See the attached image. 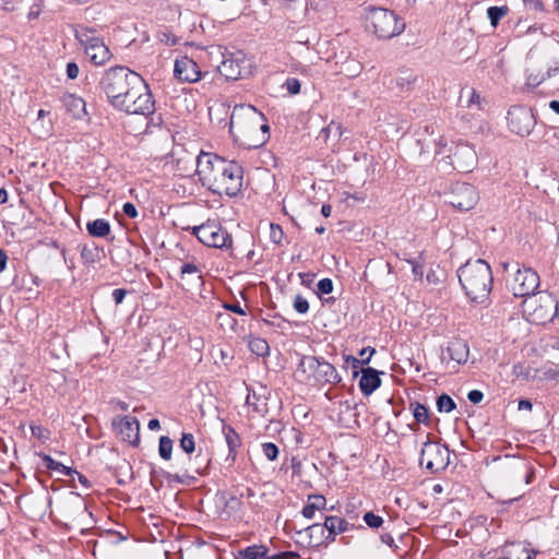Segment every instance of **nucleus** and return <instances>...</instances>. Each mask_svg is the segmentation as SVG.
I'll use <instances>...</instances> for the list:
<instances>
[{"instance_id": "obj_45", "label": "nucleus", "mask_w": 559, "mask_h": 559, "mask_svg": "<svg viewBox=\"0 0 559 559\" xmlns=\"http://www.w3.org/2000/svg\"><path fill=\"white\" fill-rule=\"evenodd\" d=\"M283 86L287 90L290 95H297L300 93V81L296 78H287Z\"/></svg>"}, {"instance_id": "obj_31", "label": "nucleus", "mask_w": 559, "mask_h": 559, "mask_svg": "<svg viewBox=\"0 0 559 559\" xmlns=\"http://www.w3.org/2000/svg\"><path fill=\"white\" fill-rule=\"evenodd\" d=\"M248 347L252 354L259 357H265L270 354L269 343L262 337H250Z\"/></svg>"}, {"instance_id": "obj_51", "label": "nucleus", "mask_w": 559, "mask_h": 559, "mask_svg": "<svg viewBox=\"0 0 559 559\" xmlns=\"http://www.w3.org/2000/svg\"><path fill=\"white\" fill-rule=\"evenodd\" d=\"M41 8H43V1L41 0L39 2L34 3L31 7V10H29V12L27 14V19L29 21L37 19L40 15V13H41Z\"/></svg>"}, {"instance_id": "obj_48", "label": "nucleus", "mask_w": 559, "mask_h": 559, "mask_svg": "<svg viewBox=\"0 0 559 559\" xmlns=\"http://www.w3.org/2000/svg\"><path fill=\"white\" fill-rule=\"evenodd\" d=\"M308 501L312 504H316L319 507V510H322L325 508L326 500L322 495L319 493H312L308 496Z\"/></svg>"}, {"instance_id": "obj_9", "label": "nucleus", "mask_w": 559, "mask_h": 559, "mask_svg": "<svg viewBox=\"0 0 559 559\" xmlns=\"http://www.w3.org/2000/svg\"><path fill=\"white\" fill-rule=\"evenodd\" d=\"M429 436L430 435L427 436V441L423 444L419 465L431 474H436L448 467L450 463V450L439 441H431Z\"/></svg>"}, {"instance_id": "obj_56", "label": "nucleus", "mask_w": 559, "mask_h": 559, "mask_svg": "<svg viewBox=\"0 0 559 559\" xmlns=\"http://www.w3.org/2000/svg\"><path fill=\"white\" fill-rule=\"evenodd\" d=\"M467 399L473 404H478L484 399V393L479 390H472L467 394Z\"/></svg>"}, {"instance_id": "obj_35", "label": "nucleus", "mask_w": 559, "mask_h": 559, "mask_svg": "<svg viewBox=\"0 0 559 559\" xmlns=\"http://www.w3.org/2000/svg\"><path fill=\"white\" fill-rule=\"evenodd\" d=\"M509 9L508 7H489L487 9V15H488V19L490 20V24L496 27L500 20L507 15Z\"/></svg>"}, {"instance_id": "obj_12", "label": "nucleus", "mask_w": 559, "mask_h": 559, "mask_svg": "<svg viewBox=\"0 0 559 559\" xmlns=\"http://www.w3.org/2000/svg\"><path fill=\"white\" fill-rule=\"evenodd\" d=\"M479 200L476 188L467 182L452 183L445 193V202L462 212H467L477 204Z\"/></svg>"}, {"instance_id": "obj_24", "label": "nucleus", "mask_w": 559, "mask_h": 559, "mask_svg": "<svg viewBox=\"0 0 559 559\" xmlns=\"http://www.w3.org/2000/svg\"><path fill=\"white\" fill-rule=\"evenodd\" d=\"M217 71L227 80H237L241 74L238 61L233 57L225 56H223L222 62L217 66Z\"/></svg>"}, {"instance_id": "obj_58", "label": "nucleus", "mask_w": 559, "mask_h": 559, "mask_svg": "<svg viewBox=\"0 0 559 559\" xmlns=\"http://www.w3.org/2000/svg\"><path fill=\"white\" fill-rule=\"evenodd\" d=\"M31 430L33 436L37 437L38 439L48 438V430H46L41 426H31Z\"/></svg>"}, {"instance_id": "obj_11", "label": "nucleus", "mask_w": 559, "mask_h": 559, "mask_svg": "<svg viewBox=\"0 0 559 559\" xmlns=\"http://www.w3.org/2000/svg\"><path fill=\"white\" fill-rule=\"evenodd\" d=\"M450 154L438 160L444 163V170L451 168L459 173L471 171L477 163V154L473 146L467 143H457Z\"/></svg>"}, {"instance_id": "obj_44", "label": "nucleus", "mask_w": 559, "mask_h": 559, "mask_svg": "<svg viewBox=\"0 0 559 559\" xmlns=\"http://www.w3.org/2000/svg\"><path fill=\"white\" fill-rule=\"evenodd\" d=\"M284 231L277 224H270V239L273 243L280 245L283 240Z\"/></svg>"}, {"instance_id": "obj_3", "label": "nucleus", "mask_w": 559, "mask_h": 559, "mask_svg": "<svg viewBox=\"0 0 559 559\" xmlns=\"http://www.w3.org/2000/svg\"><path fill=\"white\" fill-rule=\"evenodd\" d=\"M457 277L472 302L483 305L489 299L493 276L490 265L485 260H468L459 267Z\"/></svg>"}, {"instance_id": "obj_14", "label": "nucleus", "mask_w": 559, "mask_h": 559, "mask_svg": "<svg viewBox=\"0 0 559 559\" xmlns=\"http://www.w3.org/2000/svg\"><path fill=\"white\" fill-rule=\"evenodd\" d=\"M536 119L531 108L524 106H513L508 111V126L511 132L521 136L528 135Z\"/></svg>"}, {"instance_id": "obj_61", "label": "nucleus", "mask_w": 559, "mask_h": 559, "mask_svg": "<svg viewBox=\"0 0 559 559\" xmlns=\"http://www.w3.org/2000/svg\"><path fill=\"white\" fill-rule=\"evenodd\" d=\"M380 539H381V542H382L383 544L388 545L390 548H392V549H394V550H395V549H397V546H396V544H395V542H394V538L392 537V535H391V534H389V533H384V534H382V535L380 536Z\"/></svg>"}, {"instance_id": "obj_34", "label": "nucleus", "mask_w": 559, "mask_h": 559, "mask_svg": "<svg viewBox=\"0 0 559 559\" xmlns=\"http://www.w3.org/2000/svg\"><path fill=\"white\" fill-rule=\"evenodd\" d=\"M436 404H437V409L440 413H451L452 411H454L456 408V404H455L454 400L445 393H442L441 395H439L437 397Z\"/></svg>"}, {"instance_id": "obj_42", "label": "nucleus", "mask_w": 559, "mask_h": 559, "mask_svg": "<svg viewBox=\"0 0 559 559\" xmlns=\"http://www.w3.org/2000/svg\"><path fill=\"white\" fill-rule=\"evenodd\" d=\"M262 452L267 460L274 461L277 459L280 450L275 443L265 442L262 444Z\"/></svg>"}, {"instance_id": "obj_50", "label": "nucleus", "mask_w": 559, "mask_h": 559, "mask_svg": "<svg viewBox=\"0 0 559 559\" xmlns=\"http://www.w3.org/2000/svg\"><path fill=\"white\" fill-rule=\"evenodd\" d=\"M66 72H67L68 79H70V80L76 79L79 76V72H80L79 66L75 62H68Z\"/></svg>"}, {"instance_id": "obj_4", "label": "nucleus", "mask_w": 559, "mask_h": 559, "mask_svg": "<svg viewBox=\"0 0 559 559\" xmlns=\"http://www.w3.org/2000/svg\"><path fill=\"white\" fill-rule=\"evenodd\" d=\"M139 76V73L128 67L116 66L104 71L98 86L105 93L108 103L115 108L116 102L127 94L129 87Z\"/></svg>"}, {"instance_id": "obj_53", "label": "nucleus", "mask_w": 559, "mask_h": 559, "mask_svg": "<svg viewBox=\"0 0 559 559\" xmlns=\"http://www.w3.org/2000/svg\"><path fill=\"white\" fill-rule=\"evenodd\" d=\"M160 41L165 43L168 46H175L178 44V38L171 33L163 32L160 34Z\"/></svg>"}, {"instance_id": "obj_33", "label": "nucleus", "mask_w": 559, "mask_h": 559, "mask_svg": "<svg viewBox=\"0 0 559 559\" xmlns=\"http://www.w3.org/2000/svg\"><path fill=\"white\" fill-rule=\"evenodd\" d=\"M411 408L413 409V415L417 423L429 425V411L424 404L411 402Z\"/></svg>"}, {"instance_id": "obj_22", "label": "nucleus", "mask_w": 559, "mask_h": 559, "mask_svg": "<svg viewBox=\"0 0 559 559\" xmlns=\"http://www.w3.org/2000/svg\"><path fill=\"white\" fill-rule=\"evenodd\" d=\"M223 433L228 447V455L226 461L234 463L237 457V449L241 444L240 437L231 426H224Z\"/></svg>"}, {"instance_id": "obj_5", "label": "nucleus", "mask_w": 559, "mask_h": 559, "mask_svg": "<svg viewBox=\"0 0 559 559\" xmlns=\"http://www.w3.org/2000/svg\"><path fill=\"white\" fill-rule=\"evenodd\" d=\"M118 100L115 104V109L128 115L148 116L155 110L153 95L141 75L129 87L127 94Z\"/></svg>"}, {"instance_id": "obj_2", "label": "nucleus", "mask_w": 559, "mask_h": 559, "mask_svg": "<svg viewBox=\"0 0 559 559\" xmlns=\"http://www.w3.org/2000/svg\"><path fill=\"white\" fill-rule=\"evenodd\" d=\"M230 133L248 140L249 147H260L270 138V127L264 115L251 105H237L234 107L229 122Z\"/></svg>"}, {"instance_id": "obj_8", "label": "nucleus", "mask_w": 559, "mask_h": 559, "mask_svg": "<svg viewBox=\"0 0 559 559\" xmlns=\"http://www.w3.org/2000/svg\"><path fill=\"white\" fill-rule=\"evenodd\" d=\"M194 235L199 241L207 247L217 249H230L231 235L216 221H207L200 226L186 228Z\"/></svg>"}, {"instance_id": "obj_25", "label": "nucleus", "mask_w": 559, "mask_h": 559, "mask_svg": "<svg viewBox=\"0 0 559 559\" xmlns=\"http://www.w3.org/2000/svg\"><path fill=\"white\" fill-rule=\"evenodd\" d=\"M342 378L335 367L323 359L316 378L318 383H338Z\"/></svg>"}, {"instance_id": "obj_41", "label": "nucleus", "mask_w": 559, "mask_h": 559, "mask_svg": "<svg viewBox=\"0 0 559 559\" xmlns=\"http://www.w3.org/2000/svg\"><path fill=\"white\" fill-rule=\"evenodd\" d=\"M180 274H181V277H183L186 274H193V275H195L197 281L201 282V280H202L201 270L199 269L198 265H195L193 263H189V262L183 263L180 266Z\"/></svg>"}, {"instance_id": "obj_38", "label": "nucleus", "mask_w": 559, "mask_h": 559, "mask_svg": "<svg viewBox=\"0 0 559 559\" xmlns=\"http://www.w3.org/2000/svg\"><path fill=\"white\" fill-rule=\"evenodd\" d=\"M429 143H430V141H429V142H427V140H426V139H421V138H419V139L417 140V144L420 146V151H421V153L424 152L425 146H427V147L429 146ZM431 143H432V144H433V146H435V151H433V152H435V155L442 154V153H443V150L447 147V142L443 140V138H442V136H441V138H439L438 140H437V139L431 140Z\"/></svg>"}, {"instance_id": "obj_16", "label": "nucleus", "mask_w": 559, "mask_h": 559, "mask_svg": "<svg viewBox=\"0 0 559 559\" xmlns=\"http://www.w3.org/2000/svg\"><path fill=\"white\" fill-rule=\"evenodd\" d=\"M112 425L121 439L129 442L133 447H138L140 443V423L136 417L123 416L114 420Z\"/></svg>"}, {"instance_id": "obj_63", "label": "nucleus", "mask_w": 559, "mask_h": 559, "mask_svg": "<svg viewBox=\"0 0 559 559\" xmlns=\"http://www.w3.org/2000/svg\"><path fill=\"white\" fill-rule=\"evenodd\" d=\"M526 7L533 11H543L544 3L540 0H528L526 1Z\"/></svg>"}, {"instance_id": "obj_6", "label": "nucleus", "mask_w": 559, "mask_h": 559, "mask_svg": "<svg viewBox=\"0 0 559 559\" xmlns=\"http://www.w3.org/2000/svg\"><path fill=\"white\" fill-rule=\"evenodd\" d=\"M366 19L371 23L373 33L381 39H390L400 35L405 23L392 11L381 7L369 5Z\"/></svg>"}, {"instance_id": "obj_20", "label": "nucleus", "mask_w": 559, "mask_h": 559, "mask_svg": "<svg viewBox=\"0 0 559 559\" xmlns=\"http://www.w3.org/2000/svg\"><path fill=\"white\" fill-rule=\"evenodd\" d=\"M61 102L74 119H82L86 115V103L82 97L74 94H66L62 96Z\"/></svg>"}, {"instance_id": "obj_59", "label": "nucleus", "mask_w": 559, "mask_h": 559, "mask_svg": "<svg viewBox=\"0 0 559 559\" xmlns=\"http://www.w3.org/2000/svg\"><path fill=\"white\" fill-rule=\"evenodd\" d=\"M479 103H480L479 94H477L475 90H471L469 91V97L466 100V105L465 106L469 108L473 105H479Z\"/></svg>"}, {"instance_id": "obj_30", "label": "nucleus", "mask_w": 559, "mask_h": 559, "mask_svg": "<svg viewBox=\"0 0 559 559\" xmlns=\"http://www.w3.org/2000/svg\"><path fill=\"white\" fill-rule=\"evenodd\" d=\"M41 459H43L44 466L47 469L58 472L66 476H73V473H76V469L63 465L62 463L53 460L48 454H43Z\"/></svg>"}, {"instance_id": "obj_60", "label": "nucleus", "mask_w": 559, "mask_h": 559, "mask_svg": "<svg viewBox=\"0 0 559 559\" xmlns=\"http://www.w3.org/2000/svg\"><path fill=\"white\" fill-rule=\"evenodd\" d=\"M226 508L237 511L239 510L241 502L236 496H231L225 503Z\"/></svg>"}, {"instance_id": "obj_18", "label": "nucleus", "mask_w": 559, "mask_h": 559, "mask_svg": "<svg viewBox=\"0 0 559 559\" xmlns=\"http://www.w3.org/2000/svg\"><path fill=\"white\" fill-rule=\"evenodd\" d=\"M174 73L177 79L183 82L194 83L201 79L198 63L188 57L176 60Z\"/></svg>"}, {"instance_id": "obj_52", "label": "nucleus", "mask_w": 559, "mask_h": 559, "mask_svg": "<svg viewBox=\"0 0 559 559\" xmlns=\"http://www.w3.org/2000/svg\"><path fill=\"white\" fill-rule=\"evenodd\" d=\"M122 212L130 218H135L139 214L135 205L131 202H126L123 204Z\"/></svg>"}, {"instance_id": "obj_19", "label": "nucleus", "mask_w": 559, "mask_h": 559, "mask_svg": "<svg viewBox=\"0 0 559 559\" xmlns=\"http://www.w3.org/2000/svg\"><path fill=\"white\" fill-rule=\"evenodd\" d=\"M361 378L359 380V389L366 396L372 394L380 385V373L373 368H362Z\"/></svg>"}, {"instance_id": "obj_43", "label": "nucleus", "mask_w": 559, "mask_h": 559, "mask_svg": "<svg viewBox=\"0 0 559 559\" xmlns=\"http://www.w3.org/2000/svg\"><path fill=\"white\" fill-rule=\"evenodd\" d=\"M333 282L331 278H322L317 284V295L321 298L322 295H328L333 292Z\"/></svg>"}, {"instance_id": "obj_49", "label": "nucleus", "mask_w": 559, "mask_h": 559, "mask_svg": "<svg viewBox=\"0 0 559 559\" xmlns=\"http://www.w3.org/2000/svg\"><path fill=\"white\" fill-rule=\"evenodd\" d=\"M316 511H319V507L316 504H312L307 500V504L302 508L301 514L306 519H312L314 516Z\"/></svg>"}, {"instance_id": "obj_36", "label": "nucleus", "mask_w": 559, "mask_h": 559, "mask_svg": "<svg viewBox=\"0 0 559 559\" xmlns=\"http://www.w3.org/2000/svg\"><path fill=\"white\" fill-rule=\"evenodd\" d=\"M376 353V349L374 348H370V354L366 357V358H362V359H358L354 356H346L345 357V361L347 364H350L352 368L354 369V372H353V376L354 377H357L358 373H359V369L362 365H367L369 364L372 355Z\"/></svg>"}, {"instance_id": "obj_21", "label": "nucleus", "mask_w": 559, "mask_h": 559, "mask_svg": "<svg viewBox=\"0 0 559 559\" xmlns=\"http://www.w3.org/2000/svg\"><path fill=\"white\" fill-rule=\"evenodd\" d=\"M559 73V64L548 66L546 67V71L543 72L538 70L537 72H530L526 79V85L530 88H536L539 86L545 80L550 79Z\"/></svg>"}, {"instance_id": "obj_37", "label": "nucleus", "mask_w": 559, "mask_h": 559, "mask_svg": "<svg viewBox=\"0 0 559 559\" xmlns=\"http://www.w3.org/2000/svg\"><path fill=\"white\" fill-rule=\"evenodd\" d=\"M158 453H159V456L165 460V461H168L171 459V453H173V440L167 437V436H162L159 438V444H158Z\"/></svg>"}, {"instance_id": "obj_26", "label": "nucleus", "mask_w": 559, "mask_h": 559, "mask_svg": "<svg viewBox=\"0 0 559 559\" xmlns=\"http://www.w3.org/2000/svg\"><path fill=\"white\" fill-rule=\"evenodd\" d=\"M306 532L310 538V543H313L316 546L325 545L328 546L332 540L326 538L328 530L324 523H314L306 528Z\"/></svg>"}, {"instance_id": "obj_27", "label": "nucleus", "mask_w": 559, "mask_h": 559, "mask_svg": "<svg viewBox=\"0 0 559 559\" xmlns=\"http://www.w3.org/2000/svg\"><path fill=\"white\" fill-rule=\"evenodd\" d=\"M323 358L320 357L302 356L298 364V370L316 379Z\"/></svg>"}, {"instance_id": "obj_1", "label": "nucleus", "mask_w": 559, "mask_h": 559, "mask_svg": "<svg viewBox=\"0 0 559 559\" xmlns=\"http://www.w3.org/2000/svg\"><path fill=\"white\" fill-rule=\"evenodd\" d=\"M186 163L190 166L183 169L191 170L195 166L201 185L214 194L233 198L242 189L243 168L235 160L202 152L197 156L190 154Z\"/></svg>"}, {"instance_id": "obj_39", "label": "nucleus", "mask_w": 559, "mask_h": 559, "mask_svg": "<svg viewBox=\"0 0 559 559\" xmlns=\"http://www.w3.org/2000/svg\"><path fill=\"white\" fill-rule=\"evenodd\" d=\"M180 448L188 454H191L195 450V441L192 433L183 432L180 441H179Z\"/></svg>"}, {"instance_id": "obj_23", "label": "nucleus", "mask_w": 559, "mask_h": 559, "mask_svg": "<svg viewBox=\"0 0 559 559\" xmlns=\"http://www.w3.org/2000/svg\"><path fill=\"white\" fill-rule=\"evenodd\" d=\"M325 527L328 530L326 538L334 542L337 534L344 533L348 530L349 523L336 515H329L324 519Z\"/></svg>"}, {"instance_id": "obj_29", "label": "nucleus", "mask_w": 559, "mask_h": 559, "mask_svg": "<svg viewBox=\"0 0 559 559\" xmlns=\"http://www.w3.org/2000/svg\"><path fill=\"white\" fill-rule=\"evenodd\" d=\"M104 257V250L94 242L83 245L81 248V258L85 264H93Z\"/></svg>"}, {"instance_id": "obj_15", "label": "nucleus", "mask_w": 559, "mask_h": 559, "mask_svg": "<svg viewBox=\"0 0 559 559\" xmlns=\"http://www.w3.org/2000/svg\"><path fill=\"white\" fill-rule=\"evenodd\" d=\"M299 555L296 551H281L270 554V549L264 544H253L239 549L235 554V559H294Z\"/></svg>"}, {"instance_id": "obj_46", "label": "nucleus", "mask_w": 559, "mask_h": 559, "mask_svg": "<svg viewBox=\"0 0 559 559\" xmlns=\"http://www.w3.org/2000/svg\"><path fill=\"white\" fill-rule=\"evenodd\" d=\"M248 395L246 399V403L253 407L255 412H260L259 402H261V395L258 394L253 389L247 388Z\"/></svg>"}, {"instance_id": "obj_54", "label": "nucleus", "mask_w": 559, "mask_h": 559, "mask_svg": "<svg viewBox=\"0 0 559 559\" xmlns=\"http://www.w3.org/2000/svg\"><path fill=\"white\" fill-rule=\"evenodd\" d=\"M127 294H128V290L124 288L114 289L111 296L115 301V305H117V306L120 305L123 301Z\"/></svg>"}, {"instance_id": "obj_40", "label": "nucleus", "mask_w": 559, "mask_h": 559, "mask_svg": "<svg viewBox=\"0 0 559 559\" xmlns=\"http://www.w3.org/2000/svg\"><path fill=\"white\" fill-rule=\"evenodd\" d=\"M364 522L370 528H379L383 525V518L374 514L372 511H368L362 516Z\"/></svg>"}, {"instance_id": "obj_47", "label": "nucleus", "mask_w": 559, "mask_h": 559, "mask_svg": "<svg viewBox=\"0 0 559 559\" xmlns=\"http://www.w3.org/2000/svg\"><path fill=\"white\" fill-rule=\"evenodd\" d=\"M294 309L300 313L305 314L309 311V302L308 300L302 297L301 295H297L294 299Z\"/></svg>"}, {"instance_id": "obj_28", "label": "nucleus", "mask_w": 559, "mask_h": 559, "mask_svg": "<svg viewBox=\"0 0 559 559\" xmlns=\"http://www.w3.org/2000/svg\"><path fill=\"white\" fill-rule=\"evenodd\" d=\"M90 236L105 238L110 234V224L104 218H97L86 224Z\"/></svg>"}, {"instance_id": "obj_10", "label": "nucleus", "mask_w": 559, "mask_h": 559, "mask_svg": "<svg viewBox=\"0 0 559 559\" xmlns=\"http://www.w3.org/2000/svg\"><path fill=\"white\" fill-rule=\"evenodd\" d=\"M92 28H82L75 32V38L84 47L86 56L95 66H103L111 58L109 48L100 37L94 36Z\"/></svg>"}, {"instance_id": "obj_7", "label": "nucleus", "mask_w": 559, "mask_h": 559, "mask_svg": "<svg viewBox=\"0 0 559 559\" xmlns=\"http://www.w3.org/2000/svg\"><path fill=\"white\" fill-rule=\"evenodd\" d=\"M523 311L536 324L552 321L558 314V300L547 292L538 293L523 300Z\"/></svg>"}, {"instance_id": "obj_57", "label": "nucleus", "mask_w": 559, "mask_h": 559, "mask_svg": "<svg viewBox=\"0 0 559 559\" xmlns=\"http://www.w3.org/2000/svg\"><path fill=\"white\" fill-rule=\"evenodd\" d=\"M70 477L72 478V480H73V481H74L75 479H78V481H79V483H80L84 488H90V487H91V481H90V479H88L85 475H83V474L79 473L78 471H76V473H73V476H70Z\"/></svg>"}, {"instance_id": "obj_55", "label": "nucleus", "mask_w": 559, "mask_h": 559, "mask_svg": "<svg viewBox=\"0 0 559 559\" xmlns=\"http://www.w3.org/2000/svg\"><path fill=\"white\" fill-rule=\"evenodd\" d=\"M516 469L519 471H525V475H524V478H525V483L526 484H531L532 480L534 479V471L532 468H530L525 463H520L519 466L516 467Z\"/></svg>"}, {"instance_id": "obj_32", "label": "nucleus", "mask_w": 559, "mask_h": 559, "mask_svg": "<svg viewBox=\"0 0 559 559\" xmlns=\"http://www.w3.org/2000/svg\"><path fill=\"white\" fill-rule=\"evenodd\" d=\"M210 462L211 459L207 454L203 455L200 450L194 459H190L191 471L198 475H205L207 473Z\"/></svg>"}, {"instance_id": "obj_13", "label": "nucleus", "mask_w": 559, "mask_h": 559, "mask_svg": "<svg viewBox=\"0 0 559 559\" xmlns=\"http://www.w3.org/2000/svg\"><path fill=\"white\" fill-rule=\"evenodd\" d=\"M539 286V275L532 267L518 269L511 283L515 297L530 298Z\"/></svg>"}, {"instance_id": "obj_62", "label": "nucleus", "mask_w": 559, "mask_h": 559, "mask_svg": "<svg viewBox=\"0 0 559 559\" xmlns=\"http://www.w3.org/2000/svg\"><path fill=\"white\" fill-rule=\"evenodd\" d=\"M224 308L234 312V313H237V314H240V316H245L246 314V311L240 307V305L238 302L236 304H225L224 305Z\"/></svg>"}, {"instance_id": "obj_64", "label": "nucleus", "mask_w": 559, "mask_h": 559, "mask_svg": "<svg viewBox=\"0 0 559 559\" xmlns=\"http://www.w3.org/2000/svg\"><path fill=\"white\" fill-rule=\"evenodd\" d=\"M533 404L530 400L523 399L519 401V411H532Z\"/></svg>"}, {"instance_id": "obj_17", "label": "nucleus", "mask_w": 559, "mask_h": 559, "mask_svg": "<svg viewBox=\"0 0 559 559\" xmlns=\"http://www.w3.org/2000/svg\"><path fill=\"white\" fill-rule=\"evenodd\" d=\"M469 356V347L465 340L453 338L441 353V360L455 361L459 365L466 364Z\"/></svg>"}]
</instances>
